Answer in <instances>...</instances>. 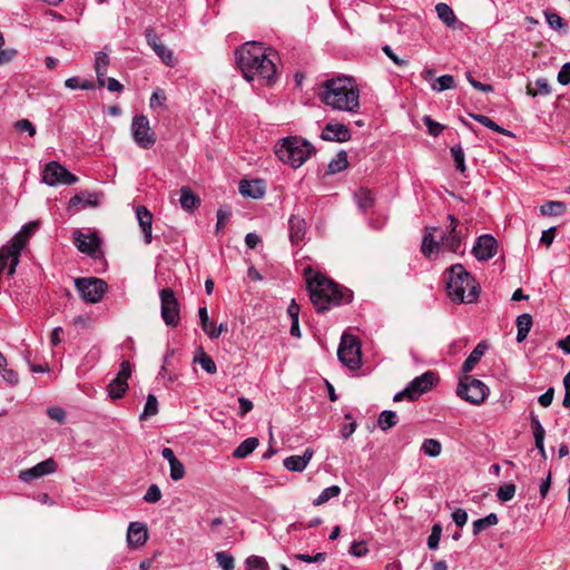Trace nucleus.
Returning <instances> with one entry per match:
<instances>
[{"label":"nucleus","instance_id":"nucleus-1","mask_svg":"<svg viewBox=\"0 0 570 570\" xmlns=\"http://www.w3.org/2000/svg\"><path fill=\"white\" fill-rule=\"evenodd\" d=\"M239 70L247 81H259L271 86L277 79V52L262 42H245L235 51Z\"/></svg>","mask_w":570,"mask_h":570},{"label":"nucleus","instance_id":"nucleus-2","mask_svg":"<svg viewBox=\"0 0 570 570\" xmlns=\"http://www.w3.org/2000/svg\"><path fill=\"white\" fill-rule=\"evenodd\" d=\"M321 100L334 110L356 114L360 108V90L354 79L336 77L321 86Z\"/></svg>","mask_w":570,"mask_h":570},{"label":"nucleus","instance_id":"nucleus-3","mask_svg":"<svg viewBox=\"0 0 570 570\" xmlns=\"http://www.w3.org/2000/svg\"><path fill=\"white\" fill-rule=\"evenodd\" d=\"M309 298L318 313L328 311L332 306L351 301V293L342 289L333 281L323 275H315L307 279Z\"/></svg>","mask_w":570,"mask_h":570},{"label":"nucleus","instance_id":"nucleus-4","mask_svg":"<svg viewBox=\"0 0 570 570\" xmlns=\"http://www.w3.org/2000/svg\"><path fill=\"white\" fill-rule=\"evenodd\" d=\"M446 293L455 303H473L479 296V286L472 275L460 264L446 272Z\"/></svg>","mask_w":570,"mask_h":570},{"label":"nucleus","instance_id":"nucleus-5","mask_svg":"<svg viewBox=\"0 0 570 570\" xmlns=\"http://www.w3.org/2000/svg\"><path fill=\"white\" fill-rule=\"evenodd\" d=\"M315 151L308 140L297 136L283 138L275 150L278 159L292 168L301 167Z\"/></svg>","mask_w":570,"mask_h":570},{"label":"nucleus","instance_id":"nucleus-6","mask_svg":"<svg viewBox=\"0 0 570 570\" xmlns=\"http://www.w3.org/2000/svg\"><path fill=\"white\" fill-rule=\"evenodd\" d=\"M438 382L436 374L432 371H428L423 373L420 376H416L405 387L404 390L397 392L393 401L400 402L404 399L409 401H415L417 400L422 394L430 391L434 384Z\"/></svg>","mask_w":570,"mask_h":570},{"label":"nucleus","instance_id":"nucleus-7","mask_svg":"<svg viewBox=\"0 0 570 570\" xmlns=\"http://www.w3.org/2000/svg\"><path fill=\"white\" fill-rule=\"evenodd\" d=\"M489 393V387L480 380L463 374L456 387V394L472 404L482 403Z\"/></svg>","mask_w":570,"mask_h":570},{"label":"nucleus","instance_id":"nucleus-8","mask_svg":"<svg viewBox=\"0 0 570 570\" xmlns=\"http://www.w3.org/2000/svg\"><path fill=\"white\" fill-rule=\"evenodd\" d=\"M361 342L352 334L344 333L337 350L338 360L350 370H356L361 365Z\"/></svg>","mask_w":570,"mask_h":570},{"label":"nucleus","instance_id":"nucleus-9","mask_svg":"<svg viewBox=\"0 0 570 570\" xmlns=\"http://www.w3.org/2000/svg\"><path fill=\"white\" fill-rule=\"evenodd\" d=\"M448 219L450 225L441 237V244L445 249L458 253L461 250L463 240L469 235V228L452 214L448 215Z\"/></svg>","mask_w":570,"mask_h":570},{"label":"nucleus","instance_id":"nucleus-10","mask_svg":"<svg viewBox=\"0 0 570 570\" xmlns=\"http://www.w3.org/2000/svg\"><path fill=\"white\" fill-rule=\"evenodd\" d=\"M130 132L139 148L150 149L157 141L156 132L151 129L149 120L145 115H137L132 118Z\"/></svg>","mask_w":570,"mask_h":570},{"label":"nucleus","instance_id":"nucleus-11","mask_svg":"<svg viewBox=\"0 0 570 570\" xmlns=\"http://www.w3.org/2000/svg\"><path fill=\"white\" fill-rule=\"evenodd\" d=\"M75 286L86 303H98L107 291V283L97 277H80L75 279Z\"/></svg>","mask_w":570,"mask_h":570},{"label":"nucleus","instance_id":"nucleus-12","mask_svg":"<svg viewBox=\"0 0 570 570\" xmlns=\"http://www.w3.org/2000/svg\"><path fill=\"white\" fill-rule=\"evenodd\" d=\"M161 303V318L167 326L176 327L179 324L180 311L178 299L171 288L159 292Z\"/></svg>","mask_w":570,"mask_h":570},{"label":"nucleus","instance_id":"nucleus-13","mask_svg":"<svg viewBox=\"0 0 570 570\" xmlns=\"http://www.w3.org/2000/svg\"><path fill=\"white\" fill-rule=\"evenodd\" d=\"M42 180L49 186L73 185L78 178L58 161H50L43 169Z\"/></svg>","mask_w":570,"mask_h":570},{"label":"nucleus","instance_id":"nucleus-14","mask_svg":"<svg viewBox=\"0 0 570 570\" xmlns=\"http://www.w3.org/2000/svg\"><path fill=\"white\" fill-rule=\"evenodd\" d=\"M72 239L79 252L91 257H97L100 253V238L96 233L85 234L79 229L72 233Z\"/></svg>","mask_w":570,"mask_h":570},{"label":"nucleus","instance_id":"nucleus-15","mask_svg":"<svg viewBox=\"0 0 570 570\" xmlns=\"http://www.w3.org/2000/svg\"><path fill=\"white\" fill-rule=\"evenodd\" d=\"M497 239L492 235L484 234L478 237L472 248V254L478 261L485 262L497 254Z\"/></svg>","mask_w":570,"mask_h":570},{"label":"nucleus","instance_id":"nucleus-16","mask_svg":"<svg viewBox=\"0 0 570 570\" xmlns=\"http://www.w3.org/2000/svg\"><path fill=\"white\" fill-rule=\"evenodd\" d=\"M57 470V463L53 459H47L35 466L23 470L19 473V479L22 482H30L43 475L51 474Z\"/></svg>","mask_w":570,"mask_h":570},{"label":"nucleus","instance_id":"nucleus-17","mask_svg":"<svg viewBox=\"0 0 570 570\" xmlns=\"http://www.w3.org/2000/svg\"><path fill=\"white\" fill-rule=\"evenodd\" d=\"M321 138L327 141L345 142L351 139V131L343 124L328 122L324 127Z\"/></svg>","mask_w":570,"mask_h":570},{"label":"nucleus","instance_id":"nucleus-18","mask_svg":"<svg viewBox=\"0 0 570 570\" xmlns=\"http://www.w3.org/2000/svg\"><path fill=\"white\" fill-rule=\"evenodd\" d=\"M27 243L28 240L22 237L21 232H18L7 245L0 248V258L2 256H12L13 254V264H19L20 253Z\"/></svg>","mask_w":570,"mask_h":570},{"label":"nucleus","instance_id":"nucleus-19","mask_svg":"<svg viewBox=\"0 0 570 570\" xmlns=\"http://www.w3.org/2000/svg\"><path fill=\"white\" fill-rule=\"evenodd\" d=\"M313 454L314 450L306 448L303 455H291L284 460L283 464L288 471L302 472L312 460Z\"/></svg>","mask_w":570,"mask_h":570},{"label":"nucleus","instance_id":"nucleus-20","mask_svg":"<svg viewBox=\"0 0 570 570\" xmlns=\"http://www.w3.org/2000/svg\"><path fill=\"white\" fill-rule=\"evenodd\" d=\"M148 539L147 528L140 522H131L127 531V542L130 547H140Z\"/></svg>","mask_w":570,"mask_h":570},{"label":"nucleus","instance_id":"nucleus-21","mask_svg":"<svg viewBox=\"0 0 570 570\" xmlns=\"http://www.w3.org/2000/svg\"><path fill=\"white\" fill-rule=\"evenodd\" d=\"M136 217L144 234V242L150 244L153 240V214L145 206H138L136 208Z\"/></svg>","mask_w":570,"mask_h":570},{"label":"nucleus","instance_id":"nucleus-22","mask_svg":"<svg viewBox=\"0 0 570 570\" xmlns=\"http://www.w3.org/2000/svg\"><path fill=\"white\" fill-rule=\"evenodd\" d=\"M239 193L244 197H250L254 199H258L265 194V184L261 179L255 180H246L243 179L239 183Z\"/></svg>","mask_w":570,"mask_h":570},{"label":"nucleus","instance_id":"nucleus-23","mask_svg":"<svg viewBox=\"0 0 570 570\" xmlns=\"http://www.w3.org/2000/svg\"><path fill=\"white\" fill-rule=\"evenodd\" d=\"M289 239L292 244L298 245L305 237L306 232V223L305 219L297 216L292 215L289 220Z\"/></svg>","mask_w":570,"mask_h":570},{"label":"nucleus","instance_id":"nucleus-24","mask_svg":"<svg viewBox=\"0 0 570 570\" xmlns=\"http://www.w3.org/2000/svg\"><path fill=\"white\" fill-rule=\"evenodd\" d=\"M101 195L92 191H81L72 196L69 200V206L75 207L78 205H83V207L90 206L96 207L100 203Z\"/></svg>","mask_w":570,"mask_h":570},{"label":"nucleus","instance_id":"nucleus-25","mask_svg":"<svg viewBox=\"0 0 570 570\" xmlns=\"http://www.w3.org/2000/svg\"><path fill=\"white\" fill-rule=\"evenodd\" d=\"M436 230L435 227H430L425 229L421 250L424 256L430 257L433 253L439 252L440 246H442L441 240H436L434 237V232Z\"/></svg>","mask_w":570,"mask_h":570},{"label":"nucleus","instance_id":"nucleus-26","mask_svg":"<svg viewBox=\"0 0 570 570\" xmlns=\"http://www.w3.org/2000/svg\"><path fill=\"white\" fill-rule=\"evenodd\" d=\"M485 351V345L483 343L478 344L474 350L470 353V355L465 358L462 364L461 372L462 374H469L474 366L479 363L481 357L483 356Z\"/></svg>","mask_w":570,"mask_h":570},{"label":"nucleus","instance_id":"nucleus-27","mask_svg":"<svg viewBox=\"0 0 570 570\" xmlns=\"http://www.w3.org/2000/svg\"><path fill=\"white\" fill-rule=\"evenodd\" d=\"M179 204L183 209L189 212L200 205V199L189 187L184 186L180 188Z\"/></svg>","mask_w":570,"mask_h":570},{"label":"nucleus","instance_id":"nucleus-28","mask_svg":"<svg viewBox=\"0 0 570 570\" xmlns=\"http://www.w3.org/2000/svg\"><path fill=\"white\" fill-rule=\"evenodd\" d=\"M108 65H109L108 55L106 52L99 51L96 55L95 70L97 73L98 85L100 87L105 86V76L107 75Z\"/></svg>","mask_w":570,"mask_h":570},{"label":"nucleus","instance_id":"nucleus-29","mask_svg":"<svg viewBox=\"0 0 570 570\" xmlns=\"http://www.w3.org/2000/svg\"><path fill=\"white\" fill-rule=\"evenodd\" d=\"M515 323L518 328L517 342L521 343L527 338L532 327V316L528 313L521 314L517 317Z\"/></svg>","mask_w":570,"mask_h":570},{"label":"nucleus","instance_id":"nucleus-30","mask_svg":"<svg viewBox=\"0 0 570 570\" xmlns=\"http://www.w3.org/2000/svg\"><path fill=\"white\" fill-rule=\"evenodd\" d=\"M259 444V441L255 436L247 438L244 440L233 452V456L237 459H244L248 456Z\"/></svg>","mask_w":570,"mask_h":570},{"label":"nucleus","instance_id":"nucleus-31","mask_svg":"<svg viewBox=\"0 0 570 570\" xmlns=\"http://www.w3.org/2000/svg\"><path fill=\"white\" fill-rule=\"evenodd\" d=\"M354 199L362 212H366L374 205V197L370 189L360 188L354 193Z\"/></svg>","mask_w":570,"mask_h":570},{"label":"nucleus","instance_id":"nucleus-32","mask_svg":"<svg viewBox=\"0 0 570 570\" xmlns=\"http://www.w3.org/2000/svg\"><path fill=\"white\" fill-rule=\"evenodd\" d=\"M566 210V204L559 200H549L540 207V212L544 216H561Z\"/></svg>","mask_w":570,"mask_h":570},{"label":"nucleus","instance_id":"nucleus-33","mask_svg":"<svg viewBox=\"0 0 570 570\" xmlns=\"http://www.w3.org/2000/svg\"><path fill=\"white\" fill-rule=\"evenodd\" d=\"M499 518L495 513H490L484 518L478 519L472 523L473 535H479L487 528L497 525Z\"/></svg>","mask_w":570,"mask_h":570},{"label":"nucleus","instance_id":"nucleus-34","mask_svg":"<svg viewBox=\"0 0 570 570\" xmlns=\"http://www.w3.org/2000/svg\"><path fill=\"white\" fill-rule=\"evenodd\" d=\"M435 11L442 22H444L448 27H454L456 17L450 6L443 2L438 3L435 6Z\"/></svg>","mask_w":570,"mask_h":570},{"label":"nucleus","instance_id":"nucleus-35","mask_svg":"<svg viewBox=\"0 0 570 570\" xmlns=\"http://www.w3.org/2000/svg\"><path fill=\"white\" fill-rule=\"evenodd\" d=\"M348 165V160H347V154L346 151L344 150H341L336 156L335 158H333L328 166H327V174L328 175H334V174H337L342 170H344Z\"/></svg>","mask_w":570,"mask_h":570},{"label":"nucleus","instance_id":"nucleus-36","mask_svg":"<svg viewBox=\"0 0 570 570\" xmlns=\"http://www.w3.org/2000/svg\"><path fill=\"white\" fill-rule=\"evenodd\" d=\"M397 422L399 417L396 412L390 410L382 411L377 420V424L380 429L383 431H387L391 428L395 426Z\"/></svg>","mask_w":570,"mask_h":570},{"label":"nucleus","instance_id":"nucleus-37","mask_svg":"<svg viewBox=\"0 0 570 570\" xmlns=\"http://www.w3.org/2000/svg\"><path fill=\"white\" fill-rule=\"evenodd\" d=\"M456 86L455 79L451 75H443L435 79V81L432 83L431 88L434 91L441 92L449 89H454Z\"/></svg>","mask_w":570,"mask_h":570},{"label":"nucleus","instance_id":"nucleus-38","mask_svg":"<svg viewBox=\"0 0 570 570\" xmlns=\"http://www.w3.org/2000/svg\"><path fill=\"white\" fill-rule=\"evenodd\" d=\"M535 89L532 88L531 85H528L527 92L528 95L535 97L538 95L547 96L550 94L551 89L546 78H538L534 82Z\"/></svg>","mask_w":570,"mask_h":570},{"label":"nucleus","instance_id":"nucleus-39","mask_svg":"<svg viewBox=\"0 0 570 570\" xmlns=\"http://www.w3.org/2000/svg\"><path fill=\"white\" fill-rule=\"evenodd\" d=\"M341 493V488L338 485H331L325 488L320 495L313 501L314 505H322L330 501L333 498L338 497Z\"/></svg>","mask_w":570,"mask_h":570},{"label":"nucleus","instance_id":"nucleus-40","mask_svg":"<svg viewBox=\"0 0 570 570\" xmlns=\"http://www.w3.org/2000/svg\"><path fill=\"white\" fill-rule=\"evenodd\" d=\"M473 119H475L478 122L482 124L484 127L495 131L500 132L507 136H511V132L507 129H503L500 127L497 122H494L491 118L484 115H471Z\"/></svg>","mask_w":570,"mask_h":570},{"label":"nucleus","instance_id":"nucleus-41","mask_svg":"<svg viewBox=\"0 0 570 570\" xmlns=\"http://www.w3.org/2000/svg\"><path fill=\"white\" fill-rule=\"evenodd\" d=\"M421 450L424 452L425 455L436 458L441 453L442 445L435 439H426L424 440Z\"/></svg>","mask_w":570,"mask_h":570},{"label":"nucleus","instance_id":"nucleus-42","mask_svg":"<svg viewBox=\"0 0 570 570\" xmlns=\"http://www.w3.org/2000/svg\"><path fill=\"white\" fill-rule=\"evenodd\" d=\"M127 389V382H120L114 379L108 385V394L111 399L117 400L124 396Z\"/></svg>","mask_w":570,"mask_h":570},{"label":"nucleus","instance_id":"nucleus-43","mask_svg":"<svg viewBox=\"0 0 570 570\" xmlns=\"http://www.w3.org/2000/svg\"><path fill=\"white\" fill-rule=\"evenodd\" d=\"M158 413V401L154 394H149L146 400V404L144 406V411L140 414V420H146L147 417L154 416Z\"/></svg>","mask_w":570,"mask_h":570},{"label":"nucleus","instance_id":"nucleus-44","mask_svg":"<svg viewBox=\"0 0 570 570\" xmlns=\"http://www.w3.org/2000/svg\"><path fill=\"white\" fill-rule=\"evenodd\" d=\"M194 362L198 363L208 374H214L217 371L214 360L203 351L194 358Z\"/></svg>","mask_w":570,"mask_h":570},{"label":"nucleus","instance_id":"nucleus-45","mask_svg":"<svg viewBox=\"0 0 570 570\" xmlns=\"http://www.w3.org/2000/svg\"><path fill=\"white\" fill-rule=\"evenodd\" d=\"M247 570H269L265 558L259 556H250L245 561Z\"/></svg>","mask_w":570,"mask_h":570},{"label":"nucleus","instance_id":"nucleus-46","mask_svg":"<svg viewBox=\"0 0 570 570\" xmlns=\"http://www.w3.org/2000/svg\"><path fill=\"white\" fill-rule=\"evenodd\" d=\"M451 154L455 164V168L460 173L465 171V161H464V153L462 146L460 144L451 147Z\"/></svg>","mask_w":570,"mask_h":570},{"label":"nucleus","instance_id":"nucleus-47","mask_svg":"<svg viewBox=\"0 0 570 570\" xmlns=\"http://www.w3.org/2000/svg\"><path fill=\"white\" fill-rule=\"evenodd\" d=\"M216 561L218 562L222 570H233L235 567L234 557L225 551H219L215 554Z\"/></svg>","mask_w":570,"mask_h":570},{"label":"nucleus","instance_id":"nucleus-48","mask_svg":"<svg viewBox=\"0 0 570 570\" xmlns=\"http://www.w3.org/2000/svg\"><path fill=\"white\" fill-rule=\"evenodd\" d=\"M515 494V485L513 483H505L501 485L497 492V497L501 502H508L513 499Z\"/></svg>","mask_w":570,"mask_h":570},{"label":"nucleus","instance_id":"nucleus-49","mask_svg":"<svg viewBox=\"0 0 570 570\" xmlns=\"http://www.w3.org/2000/svg\"><path fill=\"white\" fill-rule=\"evenodd\" d=\"M154 51L167 66H174L175 59L173 51L168 49L163 42L157 46Z\"/></svg>","mask_w":570,"mask_h":570},{"label":"nucleus","instance_id":"nucleus-50","mask_svg":"<svg viewBox=\"0 0 570 570\" xmlns=\"http://www.w3.org/2000/svg\"><path fill=\"white\" fill-rule=\"evenodd\" d=\"M544 17L549 27L554 30H560L564 26L563 19L556 12L547 10Z\"/></svg>","mask_w":570,"mask_h":570},{"label":"nucleus","instance_id":"nucleus-51","mask_svg":"<svg viewBox=\"0 0 570 570\" xmlns=\"http://www.w3.org/2000/svg\"><path fill=\"white\" fill-rule=\"evenodd\" d=\"M423 122L426 126L429 134L433 137H438L444 129L443 125L433 120L430 116H424Z\"/></svg>","mask_w":570,"mask_h":570},{"label":"nucleus","instance_id":"nucleus-52","mask_svg":"<svg viewBox=\"0 0 570 570\" xmlns=\"http://www.w3.org/2000/svg\"><path fill=\"white\" fill-rule=\"evenodd\" d=\"M442 533V527L440 524H434L432 527L431 534L428 538V547L431 550H435L439 547L440 538Z\"/></svg>","mask_w":570,"mask_h":570},{"label":"nucleus","instance_id":"nucleus-53","mask_svg":"<svg viewBox=\"0 0 570 570\" xmlns=\"http://www.w3.org/2000/svg\"><path fill=\"white\" fill-rule=\"evenodd\" d=\"M230 218V210L227 208V207H220L218 210H217V224H216V233H220L226 223L229 220Z\"/></svg>","mask_w":570,"mask_h":570},{"label":"nucleus","instance_id":"nucleus-54","mask_svg":"<svg viewBox=\"0 0 570 570\" xmlns=\"http://www.w3.org/2000/svg\"><path fill=\"white\" fill-rule=\"evenodd\" d=\"M13 257L14 255L12 254V256H2L0 258V274L4 272H7L8 275L14 274L18 264H13Z\"/></svg>","mask_w":570,"mask_h":570},{"label":"nucleus","instance_id":"nucleus-55","mask_svg":"<svg viewBox=\"0 0 570 570\" xmlns=\"http://www.w3.org/2000/svg\"><path fill=\"white\" fill-rule=\"evenodd\" d=\"M161 499V491L157 484H151L147 489L144 500L148 503H156Z\"/></svg>","mask_w":570,"mask_h":570},{"label":"nucleus","instance_id":"nucleus-56","mask_svg":"<svg viewBox=\"0 0 570 570\" xmlns=\"http://www.w3.org/2000/svg\"><path fill=\"white\" fill-rule=\"evenodd\" d=\"M198 316H199L200 326H202L203 331L208 335L210 330L215 325V323L209 321L207 308L199 307Z\"/></svg>","mask_w":570,"mask_h":570},{"label":"nucleus","instance_id":"nucleus-57","mask_svg":"<svg viewBox=\"0 0 570 570\" xmlns=\"http://www.w3.org/2000/svg\"><path fill=\"white\" fill-rule=\"evenodd\" d=\"M170 466V478L174 481H179L185 475V468L184 464L177 459L173 463L169 464Z\"/></svg>","mask_w":570,"mask_h":570},{"label":"nucleus","instance_id":"nucleus-58","mask_svg":"<svg viewBox=\"0 0 570 570\" xmlns=\"http://www.w3.org/2000/svg\"><path fill=\"white\" fill-rule=\"evenodd\" d=\"M295 558L297 560H301L303 562H307V563H317V562H323L325 561L326 559V553L325 552H318L316 553L315 556H309V554H304V553H298L295 556Z\"/></svg>","mask_w":570,"mask_h":570},{"label":"nucleus","instance_id":"nucleus-59","mask_svg":"<svg viewBox=\"0 0 570 570\" xmlns=\"http://www.w3.org/2000/svg\"><path fill=\"white\" fill-rule=\"evenodd\" d=\"M130 375H131V364L129 363V361H122L120 364V370H119L117 376L115 377V380L120 381V382H127V380L130 377Z\"/></svg>","mask_w":570,"mask_h":570},{"label":"nucleus","instance_id":"nucleus-60","mask_svg":"<svg viewBox=\"0 0 570 570\" xmlns=\"http://www.w3.org/2000/svg\"><path fill=\"white\" fill-rule=\"evenodd\" d=\"M367 552V546L363 541H354L350 548V553L357 558L365 556Z\"/></svg>","mask_w":570,"mask_h":570},{"label":"nucleus","instance_id":"nucleus-61","mask_svg":"<svg viewBox=\"0 0 570 570\" xmlns=\"http://www.w3.org/2000/svg\"><path fill=\"white\" fill-rule=\"evenodd\" d=\"M14 127L19 131H26L29 136L36 135V127L28 119H20L14 124Z\"/></svg>","mask_w":570,"mask_h":570},{"label":"nucleus","instance_id":"nucleus-62","mask_svg":"<svg viewBox=\"0 0 570 570\" xmlns=\"http://www.w3.org/2000/svg\"><path fill=\"white\" fill-rule=\"evenodd\" d=\"M47 414L50 419L61 423L66 419V412L59 406H51L47 409Z\"/></svg>","mask_w":570,"mask_h":570},{"label":"nucleus","instance_id":"nucleus-63","mask_svg":"<svg viewBox=\"0 0 570 570\" xmlns=\"http://www.w3.org/2000/svg\"><path fill=\"white\" fill-rule=\"evenodd\" d=\"M452 520L459 528H463L468 521L466 511L464 509H456L452 513Z\"/></svg>","mask_w":570,"mask_h":570},{"label":"nucleus","instance_id":"nucleus-64","mask_svg":"<svg viewBox=\"0 0 570 570\" xmlns=\"http://www.w3.org/2000/svg\"><path fill=\"white\" fill-rule=\"evenodd\" d=\"M559 83L566 86L570 83V62H566L559 73H558Z\"/></svg>","mask_w":570,"mask_h":570}]
</instances>
